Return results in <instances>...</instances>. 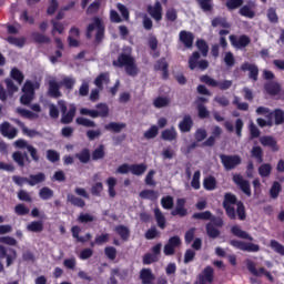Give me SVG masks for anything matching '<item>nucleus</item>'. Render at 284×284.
Returning a JSON list of instances; mask_svg holds the SVG:
<instances>
[{
	"instance_id": "obj_1",
	"label": "nucleus",
	"mask_w": 284,
	"mask_h": 284,
	"mask_svg": "<svg viewBox=\"0 0 284 284\" xmlns=\"http://www.w3.org/2000/svg\"><path fill=\"white\" fill-rule=\"evenodd\" d=\"M58 108L61 112L60 122L63 125H70V123H72V121H74V116H77V105L70 104L68 108V103L65 102V100H59Z\"/></svg>"
},
{
	"instance_id": "obj_2",
	"label": "nucleus",
	"mask_w": 284,
	"mask_h": 284,
	"mask_svg": "<svg viewBox=\"0 0 284 284\" xmlns=\"http://www.w3.org/2000/svg\"><path fill=\"white\" fill-rule=\"evenodd\" d=\"M94 30H97L95 42L101 43L105 37V26L103 24V20H101V18L95 17L93 22L88 26L85 33L87 39H92V32H94Z\"/></svg>"
},
{
	"instance_id": "obj_3",
	"label": "nucleus",
	"mask_w": 284,
	"mask_h": 284,
	"mask_svg": "<svg viewBox=\"0 0 284 284\" xmlns=\"http://www.w3.org/2000/svg\"><path fill=\"white\" fill-rule=\"evenodd\" d=\"M36 89H39V83H33L27 80L22 87V95L20 97L21 105H30L34 101Z\"/></svg>"
},
{
	"instance_id": "obj_4",
	"label": "nucleus",
	"mask_w": 284,
	"mask_h": 284,
	"mask_svg": "<svg viewBox=\"0 0 284 284\" xmlns=\"http://www.w3.org/2000/svg\"><path fill=\"white\" fill-rule=\"evenodd\" d=\"M232 205H239V200L236 199V195L233 193H225L224 194V201H223V209L226 212V216L231 221H236V209Z\"/></svg>"
},
{
	"instance_id": "obj_5",
	"label": "nucleus",
	"mask_w": 284,
	"mask_h": 284,
	"mask_svg": "<svg viewBox=\"0 0 284 284\" xmlns=\"http://www.w3.org/2000/svg\"><path fill=\"white\" fill-rule=\"evenodd\" d=\"M200 81L201 83H205V85H209V88H219V90L222 91L230 90V88H232L231 80L216 81L207 74L201 75Z\"/></svg>"
},
{
	"instance_id": "obj_6",
	"label": "nucleus",
	"mask_w": 284,
	"mask_h": 284,
	"mask_svg": "<svg viewBox=\"0 0 284 284\" xmlns=\"http://www.w3.org/2000/svg\"><path fill=\"white\" fill-rule=\"evenodd\" d=\"M220 161L227 172H230V170H235V168H239V165L243 163L241 155L220 154Z\"/></svg>"
},
{
	"instance_id": "obj_7",
	"label": "nucleus",
	"mask_w": 284,
	"mask_h": 284,
	"mask_svg": "<svg viewBox=\"0 0 284 284\" xmlns=\"http://www.w3.org/2000/svg\"><path fill=\"white\" fill-rule=\"evenodd\" d=\"M199 59H201V53H199V51H195L190 55L189 58L190 70H196V68H199V70L203 71L210 68V62L207 60L199 61Z\"/></svg>"
},
{
	"instance_id": "obj_8",
	"label": "nucleus",
	"mask_w": 284,
	"mask_h": 284,
	"mask_svg": "<svg viewBox=\"0 0 284 284\" xmlns=\"http://www.w3.org/2000/svg\"><path fill=\"white\" fill-rule=\"evenodd\" d=\"M230 245H232V247H235V250H241L242 252H261V246L252 242L231 240Z\"/></svg>"
},
{
	"instance_id": "obj_9",
	"label": "nucleus",
	"mask_w": 284,
	"mask_h": 284,
	"mask_svg": "<svg viewBox=\"0 0 284 284\" xmlns=\"http://www.w3.org/2000/svg\"><path fill=\"white\" fill-rule=\"evenodd\" d=\"M233 183L245 194L246 196H252V186H250V181L243 179L241 174L233 175Z\"/></svg>"
},
{
	"instance_id": "obj_10",
	"label": "nucleus",
	"mask_w": 284,
	"mask_h": 284,
	"mask_svg": "<svg viewBox=\"0 0 284 284\" xmlns=\"http://www.w3.org/2000/svg\"><path fill=\"white\" fill-rule=\"evenodd\" d=\"M181 237L179 235L171 236L168 243L164 245V254L165 256H173L176 252V247H181Z\"/></svg>"
},
{
	"instance_id": "obj_11",
	"label": "nucleus",
	"mask_w": 284,
	"mask_h": 284,
	"mask_svg": "<svg viewBox=\"0 0 284 284\" xmlns=\"http://www.w3.org/2000/svg\"><path fill=\"white\" fill-rule=\"evenodd\" d=\"M229 39L233 48H236L237 50H243V48H247V45L252 43V40L245 34H242L239 38L232 34Z\"/></svg>"
},
{
	"instance_id": "obj_12",
	"label": "nucleus",
	"mask_w": 284,
	"mask_h": 284,
	"mask_svg": "<svg viewBox=\"0 0 284 284\" xmlns=\"http://www.w3.org/2000/svg\"><path fill=\"white\" fill-rule=\"evenodd\" d=\"M180 43L186 48V50H192L194 48V33L191 31L182 30L179 33Z\"/></svg>"
},
{
	"instance_id": "obj_13",
	"label": "nucleus",
	"mask_w": 284,
	"mask_h": 284,
	"mask_svg": "<svg viewBox=\"0 0 284 284\" xmlns=\"http://www.w3.org/2000/svg\"><path fill=\"white\" fill-rule=\"evenodd\" d=\"M0 134H2L4 139H17V135L19 134V130L12 126L10 122H2L0 124Z\"/></svg>"
},
{
	"instance_id": "obj_14",
	"label": "nucleus",
	"mask_w": 284,
	"mask_h": 284,
	"mask_svg": "<svg viewBox=\"0 0 284 284\" xmlns=\"http://www.w3.org/2000/svg\"><path fill=\"white\" fill-rule=\"evenodd\" d=\"M146 10L154 21H161L163 19V6L161 1H155L154 6H148Z\"/></svg>"
},
{
	"instance_id": "obj_15",
	"label": "nucleus",
	"mask_w": 284,
	"mask_h": 284,
	"mask_svg": "<svg viewBox=\"0 0 284 284\" xmlns=\"http://www.w3.org/2000/svg\"><path fill=\"white\" fill-rule=\"evenodd\" d=\"M197 278L199 281L195 284L214 283V268L212 266H206Z\"/></svg>"
},
{
	"instance_id": "obj_16",
	"label": "nucleus",
	"mask_w": 284,
	"mask_h": 284,
	"mask_svg": "<svg viewBox=\"0 0 284 284\" xmlns=\"http://www.w3.org/2000/svg\"><path fill=\"white\" fill-rule=\"evenodd\" d=\"M185 203H187V201L184 197H179L176 200L175 209L171 211V216H180L181 219L185 217V215L187 214Z\"/></svg>"
},
{
	"instance_id": "obj_17",
	"label": "nucleus",
	"mask_w": 284,
	"mask_h": 284,
	"mask_svg": "<svg viewBox=\"0 0 284 284\" xmlns=\"http://www.w3.org/2000/svg\"><path fill=\"white\" fill-rule=\"evenodd\" d=\"M241 70L243 72H248V78L252 81H258V67L256 64H252L250 62H244L241 65Z\"/></svg>"
},
{
	"instance_id": "obj_18",
	"label": "nucleus",
	"mask_w": 284,
	"mask_h": 284,
	"mask_svg": "<svg viewBox=\"0 0 284 284\" xmlns=\"http://www.w3.org/2000/svg\"><path fill=\"white\" fill-rule=\"evenodd\" d=\"M192 128H194V120H192V115L185 114L179 123V130L182 134H185L192 132Z\"/></svg>"
},
{
	"instance_id": "obj_19",
	"label": "nucleus",
	"mask_w": 284,
	"mask_h": 284,
	"mask_svg": "<svg viewBox=\"0 0 284 284\" xmlns=\"http://www.w3.org/2000/svg\"><path fill=\"white\" fill-rule=\"evenodd\" d=\"M139 278L142 284H153L156 281V275H154L152 268H142Z\"/></svg>"
},
{
	"instance_id": "obj_20",
	"label": "nucleus",
	"mask_w": 284,
	"mask_h": 284,
	"mask_svg": "<svg viewBox=\"0 0 284 284\" xmlns=\"http://www.w3.org/2000/svg\"><path fill=\"white\" fill-rule=\"evenodd\" d=\"M260 142L264 148H271L272 152H278L280 150L278 142H276V139L272 135H264L260 138Z\"/></svg>"
},
{
	"instance_id": "obj_21",
	"label": "nucleus",
	"mask_w": 284,
	"mask_h": 284,
	"mask_svg": "<svg viewBox=\"0 0 284 284\" xmlns=\"http://www.w3.org/2000/svg\"><path fill=\"white\" fill-rule=\"evenodd\" d=\"M264 90L270 97H278L281 94V84L276 81H268L264 83Z\"/></svg>"
},
{
	"instance_id": "obj_22",
	"label": "nucleus",
	"mask_w": 284,
	"mask_h": 284,
	"mask_svg": "<svg viewBox=\"0 0 284 284\" xmlns=\"http://www.w3.org/2000/svg\"><path fill=\"white\" fill-rule=\"evenodd\" d=\"M48 94L51 97V99H60V97H62L61 84H59L57 80L49 81Z\"/></svg>"
},
{
	"instance_id": "obj_23",
	"label": "nucleus",
	"mask_w": 284,
	"mask_h": 284,
	"mask_svg": "<svg viewBox=\"0 0 284 284\" xmlns=\"http://www.w3.org/2000/svg\"><path fill=\"white\" fill-rule=\"evenodd\" d=\"M134 59L132 55L128 53H121L116 60L113 61L114 68H126L130 63H132Z\"/></svg>"
},
{
	"instance_id": "obj_24",
	"label": "nucleus",
	"mask_w": 284,
	"mask_h": 284,
	"mask_svg": "<svg viewBox=\"0 0 284 284\" xmlns=\"http://www.w3.org/2000/svg\"><path fill=\"white\" fill-rule=\"evenodd\" d=\"M246 267L248 270V272L253 275V276H265V273H267V270H265V267H260L258 270L256 268V263H254V261L252 260H246Z\"/></svg>"
},
{
	"instance_id": "obj_25",
	"label": "nucleus",
	"mask_w": 284,
	"mask_h": 284,
	"mask_svg": "<svg viewBox=\"0 0 284 284\" xmlns=\"http://www.w3.org/2000/svg\"><path fill=\"white\" fill-rule=\"evenodd\" d=\"M211 26L212 28H224V30H230V28H232V24H230L227 18L221 16L213 18Z\"/></svg>"
},
{
	"instance_id": "obj_26",
	"label": "nucleus",
	"mask_w": 284,
	"mask_h": 284,
	"mask_svg": "<svg viewBox=\"0 0 284 284\" xmlns=\"http://www.w3.org/2000/svg\"><path fill=\"white\" fill-rule=\"evenodd\" d=\"M178 136L179 133L176 132V129L174 126L163 130L161 133L162 141H176Z\"/></svg>"
},
{
	"instance_id": "obj_27",
	"label": "nucleus",
	"mask_w": 284,
	"mask_h": 284,
	"mask_svg": "<svg viewBox=\"0 0 284 284\" xmlns=\"http://www.w3.org/2000/svg\"><path fill=\"white\" fill-rule=\"evenodd\" d=\"M45 173L39 172L37 174H30L28 178V185L34 187V185H39V183H44Z\"/></svg>"
},
{
	"instance_id": "obj_28",
	"label": "nucleus",
	"mask_w": 284,
	"mask_h": 284,
	"mask_svg": "<svg viewBox=\"0 0 284 284\" xmlns=\"http://www.w3.org/2000/svg\"><path fill=\"white\" fill-rule=\"evenodd\" d=\"M231 233L233 236H236L237 239H244L245 241H254V237L250 235V233L242 231L241 226L234 225L231 227Z\"/></svg>"
},
{
	"instance_id": "obj_29",
	"label": "nucleus",
	"mask_w": 284,
	"mask_h": 284,
	"mask_svg": "<svg viewBox=\"0 0 284 284\" xmlns=\"http://www.w3.org/2000/svg\"><path fill=\"white\" fill-rule=\"evenodd\" d=\"M153 212L158 227H160V230H165L168 226V220H165V215L161 212V209L156 207Z\"/></svg>"
},
{
	"instance_id": "obj_30",
	"label": "nucleus",
	"mask_w": 284,
	"mask_h": 284,
	"mask_svg": "<svg viewBox=\"0 0 284 284\" xmlns=\"http://www.w3.org/2000/svg\"><path fill=\"white\" fill-rule=\"evenodd\" d=\"M114 232L118 233L121 241H124V242L130 241V227H128L123 224H120L114 227Z\"/></svg>"
},
{
	"instance_id": "obj_31",
	"label": "nucleus",
	"mask_w": 284,
	"mask_h": 284,
	"mask_svg": "<svg viewBox=\"0 0 284 284\" xmlns=\"http://www.w3.org/2000/svg\"><path fill=\"white\" fill-rule=\"evenodd\" d=\"M196 3L202 12H214V0H196Z\"/></svg>"
},
{
	"instance_id": "obj_32",
	"label": "nucleus",
	"mask_w": 284,
	"mask_h": 284,
	"mask_svg": "<svg viewBox=\"0 0 284 284\" xmlns=\"http://www.w3.org/2000/svg\"><path fill=\"white\" fill-rule=\"evenodd\" d=\"M10 77L11 79H13L14 82L18 83V85H21L26 79L23 72H21V70L17 69L16 67L11 69Z\"/></svg>"
},
{
	"instance_id": "obj_33",
	"label": "nucleus",
	"mask_w": 284,
	"mask_h": 284,
	"mask_svg": "<svg viewBox=\"0 0 284 284\" xmlns=\"http://www.w3.org/2000/svg\"><path fill=\"white\" fill-rule=\"evenodd\" d=\"M75 159L79 160L80 163H90V159H92V155L90 154V149H82L81 152L75 154Z\"/></svg>"
},
{
	"instance_id": "obj_34",
	"label": "nucleus",
	"mask_w": 284,
	"mask_h": 284,
	"mask_svg": "<svg viewBox=\"0 0 284 284\" xmlns=\"http://www.w3.org/2000/svg\"><path fill=\"white\" fill-rule=\"evenodd\" d=\"M203 187H204V190H207V192H212V191L216 190V178H214L212 175L204 178Z\"/></svg>"
},
{
	"instance_id": "obj_35",
	"label": "nucleus",
	"mask_w": 284,
	"mask_h": 284,
	"mask_svg": "<svg viewBox=\"0 0 284 284\" xmlns=\"http://www.w3.org/2000/svg\"><path fill=\"white\" fill-rule=\"evenodd\" d=\"M205 230L209 239H219L221 236V231L212 223H206Z\"/></svg>"
},
{
	"instance_id": "obj_36",
	"label": "nucleus",
	"mask_w": 284,
	"mask_h": 284,
	"mask_svg": "<svg viewBox=\"0 0 284 284\" xmlns=\"http://www.w3.org/2000/svg\"><path fill=\"white\" fill-rule=\"evenodd\" d=\"M28 232H33L36 234H40L43 232V221H33L27 225Z\"/></svg>"
},
{
	"instance_id": "obj_37",
	"label": "nucleus",
	"mask_w": 284,
	"mask_h": 284,
	"mask_svg": "<svg viewBox=\"0 0 284 284\" xmlns=\"http://www.w3.org/2000/svg\"><path fill=\"white\" fill-rule=\"evenodd\" d=\"M106 185H108V190H109V196L110 199H114L116 196V178H108L106 179Z\"/></svg>"
},
{
	"instance_id": "obj_38",
	"label": "nucleus",
	"mask_w": 284,
	"mask_h": 284,
	"mask_svg": "<svg viewBox=\"0 0 284 284\" xmlns=\"http://www.w3.org/2000/svg\"><path fill=\"white\" fill-rule=\"evenodd\" d=\"M125 123L110 122L109 124H105L104 130H108L109 132L119 133L122 130H125Z\"/></svg>"
},
{
	"instance_id": "obj_39",
	"label": "nucleus",
	"mask_w": 284,
	"mask_h": 284,
	"mask_svg": "<svg viewBox=\"0 0 284 284\" xmlns=\"http://www.w3.org/2000/svg\"><path fill=\"white\" fill-rule=\"evenodd\" d=\"M39 197L42 201H50V199L54 197V191L52 189L48 187V186H43L39 191Z\"/></svg>"
},
{
	"instance_id": "obj_40",
	"label": "nucleus",
	"mask_w": 284,
	"mask_h": 284,
	"mask_svg": "<svg viewBox=\"0 0 284 284\" xmlns=\"http://www.w3.org/2000/svg\"><path fill=\"white\" fill-rule=\"evenodd\" d=\"M92 161H100V159H105V146L100 144L91 154Z\"/></svg>"
},
{
	"instance_id": "obj_41",
	"label": "nucleus",
	"mask_w": 284,
	"mask_h": 284,
	"mask_svg": "<svg viewBox=\"0 0 284 284\" xmlns=\"http://www.w3.org/2000/svg\"><path fill=\"white\" fill-rule=\"evenodd\" d=\"M75 123L82 128H97V122L83 116H78Z\"/></svg>"
},
{
	"instance_id": "obj_42",
	"label": "nucleus",
	"mask_w": 284,
	"mask_h": 284,
	"mask_svg": "<svg viewBox=\"0 0 284 284\" xmlns=\"http://www.w3.org/2000/svg\"><path fill=\"white\" fill-rule=\"evenodd\" d=\"M68 203L74 205V207H83L85 205V201L81 197H77V195L68 194L67 195Z\"/></svg>"
},
{
	"instance_id": "obj_43",
	"label": "nucleus",
	"mask_w": 284,
	"mask_h": 284,
	"mask_svg": "<svg viewBox=\"0 0 284 284\" xmlns=\"http://www.w3.org/2000/svg\"><path fill=\"white\" fill-rule=\"evenodd\" d=\"M140 197L148 199L149 201H156V199H159V192L145 189L140 192Z\"/></svg>"
},
{
	"instance_id": "obj_44",
	"label": "nucleus",
	"mask_w": 284,
	"mask_h": 284,
	"mask_svg": "<svg viewBox=\"0 0 284 284\" xmlns=\"http://www.w3.org/2000/svg\"><path fill=\"white\" fill-rule=\"evenodd\" d=\"M18 114L22 116V119H29V121H34V119H39V114L28 110V109H17Z\"/></svg>"
},
{
	"instance_id": "obj_45",
	"label": "nucleus",
	"mask_w": 284,
	"mask_h": 284,
	"mask_svg": "<svg viewBox=\"0 0 284 284\" xmlns=\"http://www.w3.org/2000/svg\"><path fill=\"white\" fill-rule=\"evenodd\" d=\"M239 14H241V17H246V19H254V17H256L254 10H252V8L247 4L241 7Z\"/></svg>"
},
{
	"instance_id": "obj_46",
	"label": "nucleus",
	"mask_w": 284,
	"mask_h": 284,
	"mask_svg": "<svg viewBox=\"0 0 284 284\" xmlns=\"http://www.w3.org/2000/svg\"><path fill=\"white\" fill-rule=\"evenodd\" d=\"M12 159L19 168H26V155L24 153H21V151H16L12 154Z\"/></svg>"
},
{
	"instance_id": "obj_47",
	"label": "nucleus",
	"mask_w": 284,
	"mask_h": 284,
	"mask_svg": "<svg viewBox=\"0 0 284 284\" xmlns=\"http://www.w3.org/2000/svg\"><path fill=\"white\" fill-rule=\"evenodd\" d=\"M274 118L275 125H283L284 123V111L282 109H275L271 111Z\"/></svg>"
},
{
	"instance_id": "obj_48",
	"label": "nucleus",
	"mask_w": 284,
	"mask_h": 284,
	"mask_svg": "<svg viewBox=\"0 0 284 284\" xmlns=\"http://www.w3.org/2000/svg\"><path fill=\"white\" fill-rule=\"evenodd\" d=\"M196 48L201 52L202 57H207V53L210 52V47L207 45V42L203 39H199L196 41Z\"/></svg>"
},
{
	"instance_id": "obj_49",
	"label": "nucleus",
	"mask_w": 284,
	"mask_h": 284,
	"mask_svg": "<svg viewBox=\"0 0 284 284\" xmlns=\"http://www.w3.org/2000/svg\"><path fill=\"white\" fill-rule=\"evenodd\" d=\"M145 170H148V165L145 164H131V173L134 174V176L145 174Z\"/></svg>"
},
{
	"instance_id": "obj_50",
	"label": "nucleus",
	"mask_w": 284,
	"mask_h": 284,
	"mask_svg": "<svg viewBox=\"0 0 284 284\" xmlns=\"http://www.w3.org/2000/svg\"><path fill=\"white\" fill-rule=\"evenodd\" d=\"M244 0H227L225 2V7L229 10V12H232L233 10H239L241 6H243Z\"/></svg>"
},
{
	"instance_id": "obj_51",
	"label": "nucleus",
	"mask_w": 284,
	"mask_h": 284,
	"mask_svg": "<svg viewBox=\"0 0 284 284\" xmlns=\"http://www.w3.org/2000/svg\"><path fill=\"white\" fill-rule=\"evenodd\" d=\"M251 156L257 161V163H263V149L261 146H253L251 150Z\"/></svg>"
},
{
	"instance_id": "obj_52",
	"label": "nucleus",
	"mask_w": 284,
	"mask_h": 284,
	"mask_svg": "<svg viewBox=\"0 0 284 284\" xmlns=\"http://www.w3.org/2000/svg\"><path fill=\"white\" fill-rule=\"evenodd\" d=\"M161 205L163 210H172L174 207V197L172 195H166L161 199Z\"/></svg>"
},
{
	"instance_id": "obj_53",
	"label": "nucleus",
	"mask_w": 284,
	"mask_h": 284,
	"mask_svg": "<svg viewBox=\"0 0 284 284\" xmlns=\"http://www.w3.org/2000/svg\"><path fill=\"white\" fill-rule=\"evenodd\" d=\"M7 41L10 45H16L17 48H23L26 45V38H16L10 36L7 38Z\"/></svg>"
},
{
	"instance_id": "obj_54",
	"label": "nucleus",
	"mask_w": 284,
	"mask_h": 284,
	"mask_svg": "<svg viewBox=\"0 0 284 284\" xmlns=\"http://www.w3.org/2000/svg\"><path fill=\"white\" fill-rule=\"evenodd\" d=\"M71 234L73 239H75L77 243H85V237L80 236L81 234V226L74 225L71 227Z\"/></svg>"
},
{
	"instance_id": "obj_55",
	"label": "nucleus",
	"mask_w": 284,
	"mask_h": 284,
	"mask_svg": "<svg viewBox=\"0 0 284 284\" xmlns=\"http://www.w3.org/2000/svg\"><path fill=\"white\" fill-rule=\"evenodd\" d=\"M98 113L100 114V116L102 119H105L110 115V108L108 106V104L105 103H98L95 105Z\"/></svg>"
},
{
	"instance_id": "obj_56",
	"label": "nucleus",
	"mask_w": 284,
	"mask_h": 284,
	"mask_svg": "<svg viewBox=\"0 0 284 284\" xmlns=\"http://www.w3.org/2000/svg\"><path fill=\"white\" fill-rule=\"evenodd\" d=\"M281 190H283V187L281 186V183L275 181L272 184L271 190H270L271 199H278V195L281 194Z\"/></svg>"
},
{
	"instance_id": "obj_57",
	"label": "nucleus",
	"mask_w": 284,
	"mask_h": 284,
	"mask_svg": "<svg viewBox=\"0 0 284 284\" xmlns=\"http://www.w3.org/2000/svg\"><path fill=\"white\" fill-rule=\"evenodd\" d=\"M236 214L239 221H245L247 219V213L245 212V204H243V202L241 201L237 202Z\"/></svg>"
},
{
	"instance_id": "obj_58",
	"label": "nucleus",
	"mask_w": 284,
	"mask_h": 284,
	"mask_svg": "<svg viewBox=\"0 0 284 284\" xmlns=\"http://www.w3.org/2000/svg\"><path fill=\"white\" fill-rule=\"evenodd\" d=\"M258 174L263 179H266V176H270L272 174V164L270 163H264L258 168Z\"/></svg>"
},
{
	"instance_id": "obj_59",
	"label": "nucleus",
	"mask_w": 284,
	"mask_h": 284,
	"mask_svg": "<svg viewBox=\"0 0 284 284\" xmlns=\"http://www.w3.org/2000/svg\"><path fill=\"white\" fill-rule=\"evenodd\" d=\"M31 37L36 43H50V37L45 34L33 32Z\"/></svg>"
},
{
	"instance_id": "obj_60",
	"label": "nucleus",
	"mask_w": 284,
	"mask_h": 284,
	"mask_svg": "<svg viewBox=\"0 0 284 284\" xmlns=\"http://www.w3.org/2000/svg\"><path fill=\"white\" fill-rule=\"evenodd\" d=\"M270 247L276 252V254H280L281 256H284V246L276 240H271Z\"/></svg>"
},
{
	"instance_id": "obj_61",
	"label": "nucleus",
	"mask_w": 284,
	"mask_h": 284,
	"mask_svg": "<svg viewBox=\"0 0 284 284\" xmlns=\"http://www.w3.org/2000/svg\"><path fill=\"white\" fill-rule=\"evenodd\" d=\"M51 24H52L51 34H54V32H58V34H63V32L65 30V27L63 26V23L52 19Z\"/></svg>"
},
{
	"instance_id": "obj_62",
	"label": "nucleus",
	"mask_w": 284,
	"mask_h": 284,
	"mask_svg": "<svg viewBox=\"0 0 284 284\" xmlns=\"http://www.w3.org/2000/svg\"><path fill=\"white\" fill-rule=\"evenodd\" d=\"M125 72L129 77H136L139 74V68L136 62L133 60L128 67H125Z\"/></svg>"
},
{
	"instance_id": "obj_63",
	"label": "nucleus",
	"mask_w": 284,
	"mask_h": 284,
	"mask_svg": "<svg viewBox=\"0 0 284 284\" xmlns=\"http://www.w3.org/2000/svg\"><path fill=\"white\" fill-rule=\"evenodd\" d=\"M90 192L92 196H101V192H103V184L101 182H95L91 185Z\"/></svg>"
},
{
	"instance_id": "obj_64",
	"label": "nucleus",
	"mask_w": 284,
	"mask_h": 284,
	"mask_svg": "<svg viewBox=\"0 0 284 284\" xmlns=\"http://www.w3.org/2000/svg\"><path fill=\"white\" fill-rule=\"evenodd\" d=\"M156 136H159V128L156 125H152L144 132V139H156Z\"/></svg>"
}]
</instances>
